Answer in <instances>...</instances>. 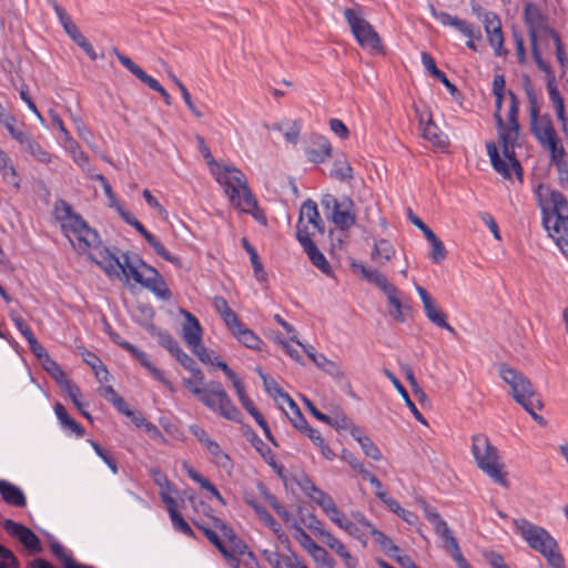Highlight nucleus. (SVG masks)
<instances>
[{
    "label": "nucleus",
    "mask_w": 568,
    "mask_h": 568,
    "mask_svg": "<svg viewBox=\"0 0 568 568\" xmlns=\"http://www.w3.org/2000/svg\"><path fill=\"white\" fill-rule=\"evenodd\" d=\"M536 196L542 212V224L560 251L568 255V202L565 196L542 184Z\"/></svg>",
    "instance_id": "obj_1"
},
{
    "label": "nucleus",
    "mask_w": 568,
    "mask_h": 568,
    "mask_svg": "<svg viewBox=\"0 0 568 568\" xmlns=\"http://www.w3.org/2000/svg\"><path fill=\"white\" fill-rule=\"evenodd\" d=\"M184 386L204 406L225 419L240 423L242 414L233 404L231 397L219 382L204 383V375L200 369H191V375L183 379Z\"/></svg>",
    "instance_id": "obj_2"
},
{
    "label": "nucleus",
    "mask_w": 568,
    "mask_h": 568,
    "mask_svg": "<svg viewBox=\"0 0 568 568\" xmlns=\"http://www.w3.org/2000/svg\"><path fill=\"white\" fill-rule=\"evenodd\" d=\"M209 169L216 182L223 187L232 205L242 212L254 214L257 202L247 185L244 173L234 165L219 162Z\"/></svg>",
    "instance_id": "obj_3"
},
{
    "label": "nucleus",
    "mask_w": 568,
    "mask_h": 568,
    "mask_svg": "<svg viewBox=\"0 0 568 568\" xmlns=\"http://www.w3.org/2000/svg\"><path fill=\"white\" fill-rule=\"evenodd\" d=\"M514 525L527 544L539 551L552 568H565L564 558L558 551V545L545 528L523 518L515 519Z\"/></svg>",
    "instance_id": "obj_4"
},
{
    "label": "nucleus",
    "mask_w": 568,
    "mask_h": 568,
    "mask_svg": "<svg viewBox=\"0 0 568 568\" xmlns=\"http://www.w3.org/2000/svg\"><path fill=\"white\" fill-rule=\"evenodd\" d=\"M471 454L477 467L490 477L496 484L508 487L507 473L498 455V449L484 434L471 436Z\"/></svg>",
    "instance_id": "obj_5"
},
{
    "label": "nucleus",
    "mask_w": 568,
    "mask_h": 568,
    "mask_svg": "<svg viewBox=\"0 0 568 568\" xmlns=\"http://www.w3.org/2000/svg\"><path fill=\"white\" fill-rule=\"evenodd\" d=\"M199 528L221 551L229 565L239 568L237 555H243L246 546L237 538L234 530L220 518H212L211 526L201 525Z\"/></svg>",
    "instance_id": "obj_6"
},
{
    "label": "nucleus",
    "mask_w": 568,
    "mask_h": 568,
    "mask_svg": "<svg viewBox=\"0 0 568 568\" xmlns=\"http://www.w3.org/2000/svg\"><path fill=\"white\" fill-rule=\"evenodd\" d=\"M181 336L185 346L206 365H214L220 358L214 351L207 349L203 345V328L199 320L189 311L180 308Z\"/></svg>",
    "instance_id": "obj_7"
},
{
    "label": "nucleus",
    "mask_w": 568,
    "mask_h": 568,
    "mask_svg": "<svg viewBox=\"0 0 568 568\" xmlns=\"http://www.w3.org/2000/svg\"><path fill=\"white\" fill-rule=\"evenodd\" d=\"M499 134V142L501 144L504 159L500 158L495 143L487 144V154L490 159L491 165L503 178L511 179L513 173L521 180L523 169L515 154V143L519 135Z\"/></svg>",
    "instance_id": "obj_8"
},
{
    "label": "nucleus",
    "mask_w": 568,
    "mask_h": 568,
    "mask_svg": "<svg viewBox=\"0 0 568 568\" xmlns=\"http://www.w3.org/2000/svg\"><path fill=\"white\" fill-rule=\"evenodd\" d=\"M525 22L529 29L532 58L539 70H548V62L541 58L538 43L546 41V38L555 30L548 27L546 17L532 2L525 6Z\"/></svg>",
    "instance_id": "obj_9"
},
{
    "label": "nucleus",
    "mask_w": 568,
    "mask_h": 568,
    "mask_svg": "<svg viewBox=\"0 0 568 568\" xmlns=\"http://www.w3.org/2000/svg\"><path fill=\"white\" fill-rule=\"evenodd\" d=\"M344 16L355 39L363 49L368 50L372 54H381L384 52L378 33L367 20L362 18L353 9H346Z\"/></svg>",
    "instance_id": "obj_10"
},
{
    "label": "nucleus",
    "mask_w": 568,
    "mask_h": 568,
    "mask_svg": "<svg viewBox=\"0 0 568 568\" xmlns=\"http://www.w3.org/2000/svg\"><path fill=\"white\" fill-rule=\"evenodd\" d=\"M129 268L134 282L152 291L161 300L166 301L171 297V292L165 281L154 267L145 264L141 258H133V262L129 264Z\"/></svg>",
    "instance_id": "obj_11"
},
{
    "label": "nucleus",
    "mask_w": 568,
    "mask_h": 568,
    "mask_svg": "<svg viewBox=\"0 0 568 568\" xmlns=\"http://www.w3.org/2000/svg\"><path fill=\"white\" fill-rule=\"evenodd\" d=\"M65 235L80 253L87 252L99 243L98 233L79 214H73L62 224Z\"/></svg>",
    "instance_id": "obj_12"
},
{
    "label": "nucleus",
    "mask_w": 568,
    "mask_h": 568,
    "mask_svg": "<svg viewBox=\"0 0 568 568\" xmlns=\"http://www.w3.org/2000/svg\"><path fill=\"white\" fill-rule=\"evenodd\" d=\"M499 376L510 387V395L519 405L540 396L529 378L513 367L500 365Z\"/></svg>",
    "instance_id": "obj_13"
},
{
    "label": "nucleus",
    "mask_w": 568,
    "mask_h": 568,
    "mask_svg": "<svg viewBox=\"0 0 568 568\" xmlns=\"http://www.w3.org/2000/svg\"><path fill=\"white\" fill-rule=\"evenodd\" d=\"M525 90L529 101L531 132L540 144H545L558 135L550 119L546 115H539V104L532 87L529 83H526Z\"/></svg>",
    "instance_id": "obj_14"
},
{
    "label": "nucleus",
    "mask_w": 568,
    "mask_h": 568,
    "mask_svg": "<svg viewBox=\"0 0 568 568\" xmlns=\"http://www.w3.org/2000/svg\"><path fill=\"white\" fill-rule=\"evenodd\" d=\"M315 232L324 233V225L316 203L312 200H306L300 210L296 225V239H302L304 233H306L308 237H312Z\"/></svg>",
    "instance_id": "obj_15"
},
{
    "label": "nucleus",
    "mask_w": 568,
    "mask_h": 568,
    "mask_svg": "<svg viewBox=\"0 0 568 568\" xmlns=\"http://www.w3.org/2000/svg\"><path fill=\"white\" fill-rule=\"evenodd\" d=\"M103 260L98 262L102 270L110 277L121 278L124 276L126 280L131 277L129 264L133 262V258H140L136 254L123 253L121 257L112 254L109 250L105 251Z\"/></svg>",
    "instance_id": "obj_16"
},
{
    "label": "nucleus",
    "mask_w": 568,
    "mask_h": 568,
    "mask_svg": "<svg viewBox=\"0 0 568 568\" xmlns=\"http://www.w3.org/2000/svg\"><path fill=\"white\" fill-rule=\"evenodd\" d=\"M416 292L418 293L422 300L426 317L438 327L448 331L453 335H456L455 328L450 324H448V322L446 321L445 313L438 307L435 300L429 295V293L419 285H416Z\"/></svg>",
    "instance_id": "obj_17"
},
{
    "label": "nucleus",
    "mask_w": 568,
    "mask_h": 568,
    "mask_svg": "<svg viewBox=\"0 0 568 568\" xmlns=\"http://www.w3.org/2000/svg\"><path fill=\"white\" fill-rule=\"evenodd\" d=\"M3 528L10 536L17 538L29 551L39 552L41 550L40 539L30 528L11 519L3 521Z\"/></svg>",
    "instance_id": "obj_18"
},
{
    "label": "nucleus",
    "mask_w": 568,
    "mask_h": 568,
    "mask_svg": "<svg viewBox=\"0 0 568 568\" xmlns=\"http://www.w3.org/2000/svg\"><path fill=\"white\" fill-rule=\"evenodd\" d=\"M430 12L432 16L439 21L443 26H449L458 30L463 36L469 38V39H480V31L479 29H476L473 23L459 19L455 16L449 14L445 11H438L436 8L430 4Z\"/></svg>",
    "instance_id": "obj_19"
},
{
    "label": "nucleus",
    "mask_w": 568,
    "mask_h": 568,
    "mask_svg": "<svg viewBox=\"0 0 568 568\" xmlns=\"http://www.w3.org/2000/svg\"><path fill=\"white\" fill-rule=\"evenodd\" d=\"M152 478L160 488V496L163 503L168 506L172 525L178 529V505L171 495L173 487L171 486L166 475L159 469L152 470Z\"/></svg>",
    "instance_id": "obj_20"
},
{
    "label": "nucleus",
    "mask_w": 568,
    "mask_h": 568,
    "mask_svg": "<svg viewBox=\"0 0 568 568\" xmlns=\"http://www.w3.org/2000/svg\"><path fill=\"white\" fill-rule=\"evenodd\" d=\"M302 245L307 257L312 264L318 268L322 273L327 276L333 275V270L325 255L317 248L312 237H308L306 233L302 235V239L297 240Z\"/></svg>",
    "instance_id": "obj_21"
},
{
    "label": "nucleus",
    "mask_w": 568,
    "mask_h": 568,
    "mask_svg": "<svg viewBox=\"0 0 568 568\" xmlns=\"http://www.w3.org/2000/svg\"><path fill=\"white\" fill-rule=\"evenodd\" d=\"M112 52L116 55L120 63L132 74H134L140 81H142L149 88L160 93H164V88L159 83V81L146 74L135 62L132 61L131 58L121 53L116 48H113Z\"/></svg>",
    "instance_id": "obj_22"
},
{
    "label": "nucleus",
    "mask_w": 568,
    "mask_h": 568,
    "mask_svg": "<svg viewBox=\"0 0 568 568\" xmlns=\"http://www.w3.org/2000/svg\"><path fill=\"white\" fill-rule=\"evenodd\" d=\"M541 71L545 72V74L547 77V90H548L549 100L551 101V103L555 108L556 115H557L558 120L565 126L566 122H567V118H566V112H565V106H564V100L557 89L554 71L549 63H548V70H541Z\"/></svg>",
    "instance_id": "obj_23"
},
{
    "label": "nucleus",
    "mask_w": 568,
    "mask_h": 568,
    "mask_svg": "<svg viewBox=\"0 0 568 568\" xmlns=\"http://www.w3.org/2000/svg\"><path fill=\"white\" fill-rule=\"evenodd\" d=\"M509 95V111H508V123L503 120V126L498 128V133L503 134H511L519 135V122H518V112H519V102L516 94L513 91L508 92Z\"/></svg>",
    "instance_id": "obj_24"
},
{
    "label": "nucleus",
    "mask_w": 568,
    "mask_h": 568,
    "mask_svg": "<svg viewBox=\"0 0 568 568\" xmlns=\"http://www.w3.org/2000/svg\"><path fill=\"white\" fill-rule=\"evenodd\" d=\"M332 154V146L327 138L317 136L312 146L307 148L306 155L311 162L322 163Z\"/></svg>",
    "instance_id": "obj_25"
},
{
    "label": "nucleus",
    "mask_w": 568,
    "mask_h": 568,
    "mask_svg": "<svg viewBox=\"0 0 568 568\" xmlns=\"http://www.w3.org/2000/svg\"><path fill=\"white\" fill-rule=\"evenodd\" d=\"M0 494L3 500L11 506L24 507L27 504L23 491L7 480H0Z\"/></svg>",
    "instance_id": "obj_26"
},
{
    "label": "nucleus",
    "mask_w": 568,
    "mask_h": 568,
    "mask_svg": "<svg viewBox=\"0 0 568 568\" xmlns=\"http://www.w3.org/2000/svg\"><path fill=\"white\" fill-rule=\"evenodd\" d=\"M384 374L385 376L392 382V384L394 385V387L397 389V392L400 394V396L403 397L406 406L409 408V410L412 412V414L414 415V417L420 422L422 424H427L426 419L424 418V416L420 414V412L417 409L416 405L414 404V402L410 399L407 390L405 389V387L403 386V384L399 382V379L395 376L394 373H392L389 369H384Z\"/></svg>",
    "instance_id": "obj_27"
},
{
    "label": "nucleus",
    "mask_w": 568,
    "mask_h": 568,
    "mask_svg": "<svg viewBox=\"0 0 568 568\" xmlns=\"http://www.w3.org/2000/svg\"><path fill=\"white\" fill-rule=\"evenodd\" d=\"M213 366L221 368L225 376L230 379L236 392L240 403L250 398L246 394L243 379L233 369H231L225 362L220 359L219 362H215Z\"/></svg>",
    "instance_id": "obj_28"
},
{
    "label": "nucleus",
    "mask_w": 568,
    "mask_h": 568,
    "mask_svg": "<svg viewBox=\"0 0 568 568\" xmlns=\"http://www.w3.org/2000/svg\"><path fill=\"white\" fill-rule=\"evenodd\" d=\"M256 372L263 381L266 393H268L274 399H281L283 403L293 405L291 396L282 390L275 379L266 375L261 368H256Z\"/></svg>",
    "instance_id": "obj_29"
},
{
    "label": "nucleus",
    "mask_w": 568,
    "mask_h": 568,
    "mask_svg": "<svg viewBox=\"0 0 568 568\" xmlns=\"http://www.w3.org/2000/svg\"><path fill=\"white\" fill-rule=\"evenodd\" d=\"M422 135L435 146L443 148L447 144V136L440 131V129L434 123L432 119L423 124Z\"/></svg>",
    "instance_id": "obj_30"
},
{
    "label": "nucleus",
    "mask_w": 568,
    "mask_h": 568,
    "mask_svg": "<svg viewBox=\"0 0 568 568\" xmlns=\"http://www.w3.org/2000/svg\"><path fill=\"white\" fill-rule=\"evenodd\" d=\"M54 413L58 417V419L60 420L62 427L70 432V433H74L78 437H82L83 434H84V428L78 423L75 422L73 418H71L64 406L60 403H57L55 406H54Z\"/></svg>",
    "instance_id": "obj_31"
},
{
    "label": "nucleus",
    "mask_w": 568,
    "mask_h": 568,
    "mask_svg": "<svg viewBox=\"0 0 568 568\" xmlns=\"http://www.w3.org/2000/svg\"><path fill=\"white\" fill-rule=\"evenodd\" d=\"M19 143L28 151L36 160L49 163L51 155L38 142H36L28 133H26Z\"/></svg>",
    "instance_id": "obj_32"
},
{
    "label": "nucleus",
    "mask_w": 568,
    "mask_h": 568,
    "mask_svg": "<svg viewBox=\"0 0 568 568\" xmlns=\"http://www.w3.org/2000/svg\"><path fill=\"white\" fill-rule=\"evenodd\" d=\"M183 467L186 474L190 476L192 480L197 483L202 489L207 490L213 497H215L222 504H225L223 497L216 489L214 485H212L205 477H203L196 469L190 466L187 463L183 464Z\"/></svg>",
    "instance_id": "obj_33"
},
{
    "label": "nucleus",
    "mask_w": 568,
    "mask_h": 568,
    "mask_svg": "<svg viewBox=\"0 0 568 568\" xmlns=\"http://www.w3.org/2000/svg\"><path fill=\"white\" fill-rule=\"evenodd\" d=\"M205 448L211 455L212 462L216 466L223 468L226 471L232 469L233 464L230 456L222 450L221 446L216 442L212 440Z\"/></svg>",
    "instance_id": "obj_34"
},
{
    "label": "nucleus",
    "mask_w": 568,
    "mask_h": 568,
    "mask_svg": "<svg viewBox=\"0 0 568 568\" xmlns=\"http://www.w3.org/2000/svg\"><path fill=\"white\" fill-rule=\"evenodd\" d=\"M358 268L365 280L376 285L383 292L393 285L388 282L387 277L376 268L366 267L364 265H359Z\"/></svg>",
    "instance_id": "obj_35"
},
{
    "label": "nucleus",
    "mask_w": 568,
    "mask_h": 568,
    "mask_svg": "<svg viewBox=\"0 0 568 568\" xmlns=\"http://www.w3.org/2000/svg\"><path fill=\"white\" fill-rule=\"evenodd\" d=\"M0 171L3 175V179L7 183L12 184L16 187H19V178L17 171L7 155V153L0 148Z\"/></svg>",
    "instance_id": "obj_36"
},
{
    "label": "nucleus",
    "mask_w": 568,
    "mask_h": 568,
    "mask_svg": "<svg viewBox=\"0 0 568 568\" xmlns=\"http://www.w3.org/2000/svg\"><path fill=\"white\" fill-rule=\"evenodd\" d=\"M233 336L245 347L261 349L263 341L247 326H242Z\"/></svg>",
    "instance_id": "obj_37"
},
{
    "label": "nucleus",
    "mask_w": 568,
    "mask_h": 568,
    "mask_svg": "<svg viewBox=\"0 0 568 568\" xmlns=\"http://www.w3.org/2000/svg\"><path fill=\"white\" fill-rule=\"evenodd\" d=\"M395 254L394 246L387 240H379L375 243L372 258L379 264L387 263Z\"/></svg>",
    "instance_id": "obj_38"
},
{
    "label": "nucleus",
    "mask_w": 568,
    "mask_h": 568,
    "mask_svg": "<svg viewBox=\"0 0 568 568\" xmlns=\"http://www.w3.org/2000/svg\"><path fill=\"white\" fill-rule=\"evenodd\" d=\"M65 149L71 153L73 161L90 176L92 170L88 166L89 158L80 150L79 144L71 138V141H65Z\"/></svg>",
    "instance_id": "obj_39"
},
{
    "label": "nucleus",
    "mask_w": 568,
    "mask_h": 568,
    "mask_svg": "<svg viewBox=\"0 0 568 568\" xmlns=\"http://www.w3.org/2000/svg\"><path fill=\"white\" fill-rule=\"evenodd\" d=\"M52 554L62 564L63 568H89L85 565L75 562L69 551L58 541H53L50 545Z\"/></svg>",
    "instance_id": "obj_40"
},
{
    "label": "nucleus",
    "mask_w": 568,
    "mask_h": 568,
    "mask_svg": "<svg viewBox=\"0 0 568 568\" xmlns=\"http://www.w3.org/2000/svg\"><path fill=\"white\" fill-rule=\"evenodd\" d=\"M384 294L387 297L388 303L394 307V311L390 312V315L398 322H404L405 316L403 314V304L400 301V292L394 286H389Z\"/></svg>",
    "instance_id": "obj_41"
},
{
    "label": "nucleus",
    "mask_w": 568,
    "mask_h": 568,
    "mask_svg": "<svg viewBox=\"0 0 568 568\" xmlns=\"http://www.w3.org/2000/svg\"><path fill=\"white\" fill-rule=\"evenodd\" d=\"M384 294L387 297L388 303L394 307V311L390 312V315L398 322H404L405 316L403 314V304L400 301V292L394 286H389Z\"/></svg>",
    "instance_id": "obj_42"
},
{
    "label": "nucleus",
    "mask_w": 568,
    "mask_h": 568,
    "mask_svg": "<svg viewBox=\"0 0 568 568\" xmlns=\"http://www.w3.org/2000/svg\"><path fill=\"white\" fill-rule=\"evenodd\" d=\"M352 435L361 445L364 454L374 460L382 459V453L379 448L368 438L359 433L358 429L352 430Z\"/></svg>",
    "instance_id": "obj_43"
},
{
    "label": "nucleus",
    "mask_w": 568,
    "mask_h": 568,
    "mask_svg": "<svg viewBox=\"0 0 568 568\" xmlns=\"http://www.w3.org/2000/svg\"><path fill=\"white\" fill-rule=\"evenodd\" d=\"M426 518L433 524L436 534L439 536L442 541L453 536L447 523L440 517L435 510L426 509Z\"/></svg>",
    "instance_id": "obj_44"
},
{
    "label": "nucleus",
    "mask_w": 568,
    "mask_h": 568,
    "mask_svg": "<svg viewBox=\"0 0 568 568\" xmlns=\"http://www.w3.org/2000/svg\"><path fill=\"white\" fill-rule=\"evenodd\" d=\"M331 217L339 230H348L355 224V215L348 209L341 210V206L332 211Z\"/></svg>",
    "instance_id": "obj_45"
},
{
    "label": "nucleus",
    "mask_w": 568,
    "mask_h": 568,
    "mask_svg": "<svg viewBox=\"0 0 568 568\" xmlns=\"http://www.w3.org/2000/svg\"><path fill=\"white\" fill-rule=\"evenodd\" d=\"M444 548L450 554L458 568H471L469 562L463 557L458 542L454 536L443 541Z\"/></svg>",
    "instance_id": "obj_46"
},
{
    "label": "nucleus",
    "mask_w": 568,
    "mask_h": 568,
    "mask_svg": "<svg viewBox=\"0 0 568 568\" xmlns=\"http://www.w3.org/2000/svg\"><path fill=\"white\" fill-rule=\"evenodd\" d=\"M243 246L250 255V261L254 270V275L257 281H265L266 273L264 272L263 264L261 263L256 250L248 243L246 239H243Z\"/></svg>",
    "instance_id": "obj_47"
},
{
    "label": "nucleus",
    "mask_w": 568,
    "mask_h": 568,
    "mask_svg": "<svg viewBox=\"0 0 568 568\" xmlns=\"http://www.w3.org/2000/svg\"><path fill=\"white\" fill-rule=\"evenodd\" d=\"M369 532L387 556L399 552V548L383 531L374 527Z\"/></svg>",
    "instance_id": "obj_48"
},
{
    "label": "nucleus",
    "mask_w": 568,
    "mask_h": 568,
    "mask_svg": "<svg viewBox=\"0 0 568 568\" xmlns=\"http://www.w3.org/2000/svg\"><path fill=\"white\" fill-rule=\"evenodd\" d=\"M17 119L8 113L4 108L0 110V123L4 125V128L8 130L10 135L17 140L18 142L22 140L26 132L21 129L16 128Z\"/></svg>",
    "instance_id": "obj_49"
},
{
    "label": "nucleus",
    "mask_w": 568,
    "mask_h": 568,
    "mask_svg": "<svg viewBox=\"0 0 568 568\" xmlns=\"http://www.w3.org/2000/svg\"><path fill=\"white\" fill-rule=\"evenodd\" d=\"M134 357L143 365L152 375L154 378L162 382L171 392H174L173 385L163 376L162 372L159 371L152 362L148 358V356L139 351Z\"/></svg>",
    "instance_id": "obj_50"
},
{
    "label": "nucleus",
    "mask_w": 568,
    "mask_h": 568,
    "mask_svg": "<svg viewBox=\"0 0 568 568\" xmlns=\"http://www.w3.org/2000/svg\"><path fill=\"white\" fill-rule=\"evenodd\" d=\"M291 529L293 530V537L307 552L317 546L311 536L300 525H297L296 521L291 524Z\"/></svg>",
    "instance_id": "obj_51"
},
{
    "label": "nucleus",
    "mask_w": 568,
    "mask_h": 568,
    "mask_svg": "<svg viewBox=\"0 0 568 568\" xmlns=\"http://www.w3.org/2000/svg\"><path fill=\"white\" fill-rule=\"evenodd\" d=\"M306 435L313 442V444L320 448L321 454L323 455L324 458L328 460L334 459V452L329 448V446L326 444L325 439L317 429L310 428Z\"/></svg>",
    "instance_id": "obj_52"
},
{
    "label": "nucleus",
    "mask_w": 568,
    "mask_h": 568,
    "mask_svg": "<svg viewBox=\"0 0 568 568\" xmlns=\"http://www.w3.org/2000/svg\"><path fill=\"white\" fill-rule=\"evenodd\" d=\"M541 146L550 153L551 162L554 164L566 160V152L558 136L545 144H541Z\"/></svg>",
    "instance_id": "obj_53"
},
{
    "label": "nucleus",
    "mask_w": 568,
    "mask_h": 568,
    "mask_svg": "<svg viewBox=\"0 0 568 568\" xmlns=\"http://www.w3.org/2000/svg\"><path fill=\"white\" fill-rule=\"evenodd\" d=\"M426 240L432 245L430 258L434 263H440L446 257V248L435 233L428 234Z\"/></svg>",
    "instance_id": "obj_54"
},
{
    "label": "nucleus",
    "mask_w": 568,
    "mask_h": 568,
    "mask_svg": "<svg viewBox=\"0 0 568 568\" xmlns=\"http://www.w3.org/2000/svg\"><path fill=\"white\" fill-rule=\"evenodd\" d=\"M308 554L321 568H335L334 559L322 546L317 545Z\"/></svg>",
    "instance_id": "obj_55"
},
{
    "label": "nucleus",
    "mask_w": 568,
    "mask_h": 568,
    "mask_svg": "<svg viewBox=\"0 0 568 568\" xmlns=\"http://www.w3.org/2000/svg\"><path fill=\"white\" fill-rule=\"evenodd\" d=\"M325 424L336 428V429H349L351 432L357 429L353 422L348 416H346L343 412H337L332 416H327V420Z\"/></svg>",
    "instance_id": "obj_56"
},
{
    "label": "nucleus",
    "mask_w": 568,
    "mask_h": 568,
    "mask_svg": "<svg viewBox=\"0 0 568 568\" xmlns=\"http://www.w3.org/2000/svg\"><path fill=\"white\" fill-rule=\"evenodd\" d=\"M180 95L189 111L197 119L203 116L202 104L194 100L185 87L180 83Z\"/></svg>",
    "instance_id": "obj_57"
},
{
    "label": "nucleus",
    "mask_w": 568,
    "mask_h": 568,
    "mask_svg": "<svg viewBox=\"0 0 568 568\" xmlns=\"http://www.w3.org/2000/svg\"><path fill=\"white\" fill-rule=\"evenodd\" d=\"M291 341L300 345L317 367L324 368L326 364L331 363L325 355L317 354L314 346L302 344L295 335L291 336Z\"/></svg>",
    "instance_id": "obj_58"
},
{
    "label": "nucleus",
    "mask_w": 568,
    "mask_h": 568,
    "mask_svg": "<svg viewBox=\"0 0 568 568\" xmlns=\"http://www.w3.org/2000/svg\"><path fill=\"white\" fill-rule=\"evenodd\" d=\"M331 176L339 181H348L353 179V168L346 161H335L334 169L331 172Z\"/></svg>",
    "instance_id": "obj_59"
},
{
    "label": "nucleus",
    "mask_w": 568,
    "mask_h": 568,
    "mask_svg": "<svg viewBox=\"0 0 568 568\" xmlns=\"http://www.w3.org/2000/svg\"><path fill=\"white\" fill-rule=\"evenodd\" d=\"M90 178L93 179V180H97L101 183L102 187H103V191H104V194L105 196L108 197L109 200V205L111 207H116V205H120L118 203V200H116V196H115V193L113 192L110 183L108 182V180L105 179V176L103 174H100V173H92L90 174Z\"/></svg>",
    "instance_id": "obj_60"
},
{
    "label": "nucleus",
    "mask_w": 568,
    "mask_h": 568,
    "mask_svg": "<svg viewBox=\"0 0 568 568\" xmlns=\"http://www.w3.org/2000/svg\"><path fill=\"white\" fill-rule=\"evenodd\" d=\"M548 37H550L554 41V44L556 47V57L560 67L562 69H566L568 67V57L559 34L556 31H551V33Z\"/></svg>",
    "instance_id": "obj_61"
},
{
    "label": "nucleus",
    "mask_w": 568,
    "mask_h": 568,
    "mask_svg": "<svg viewBox=\"0 0 568 568\" xmlns=\"http://www.w3.org/2000/svg\"><path fill=\"white\" fill-rule=\"evenodd\" d=\"M287 405L290 406V408L292 409V413H293V416L290 419L293 423L294 427L300 429V430H303V432H305L307 434L308 429L312 428V427L308 426L307 420L305 419V417L301 413V410H300L298 406L296 405V403L293 400V405L292 404H287Z\"/></svg>",
    "instance_id": "obj_62"
},
{
    "label": "nucleus",
    "mask_w": 568,
    "mask_h": 568,
    "mask_svg": "<svg viewBox=\"0 0 568 568\" xmlns=\"http://www.w3.org/2000/svg\"><path fill=\"white\" fill-rule=\"evenodd\" d=\"M0 568H19L14 554L2 545H0Z\"/></svg>",
    "instance_id": "obj_63"
},
{
    "label": "nucleus",
    "mask_w": 568,
    "mask_h": 568,
    "mask_svg": "<svg viewBox=\"0 0 568 568\" xmlns=\"http://www.w3.org/2000/svg\"><path fill=\"white\" fill-rule=\"evenodd\" d=\"M54 213L57 220L60 221L61 224L67 222L73 214H75L71 205L64 200H60L55 203Z\"/></svg>",
    "instance_id": "obj_64"
}]
</instances>
